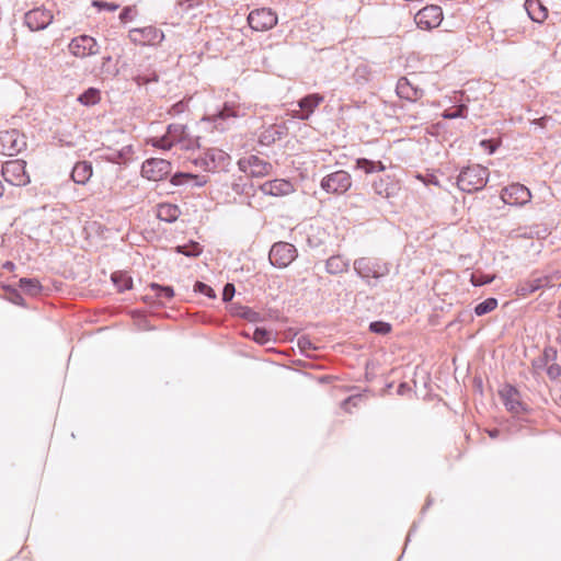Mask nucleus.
Listing matches in <instances>:
<instances>
[{
    "label": "nucleus",
    "instance_id": "20e7f679",
    "mask_svg": "<svg viewBox=\"0 0 561 561\" xmlns=\"http://www.w3.org/2000/svg\"><path fill=\"white\" fill-rule=\"evenodd\" d=\"M2 176L4 180L15 186H24L30 183V175L26 172V162L24 160H10L2 165Z\"/></svg>",
    "mask_w": 561,
    "mask_h": 561
},
{
    "label": "nucleus",
    "instance_id": "1a4fd4ad",
    "mask_svg": "<svg viewBox=\"0 0 561 561\" xmlns=\"http://www.w3.org/2000/svg\"><path fill=\"white\" fill-rule=\"evenodd\" d=\"M531 192L520 183H512L501 191V199L510 206H524L531 201Z\"/></svg>",
    "mask_w": 561,
    "mask_h": 561
},
{
    "label": "nucleus",
    "instance_id": "8fccbe9b",
    "mask_svg": "<svg viewBox=\"0 0 561 561\" xmlns=\"http://www.w3.org/2000/svg\"><path fill=\"white\" fill-rule=\"evenodd\" d=\"M375 172H382L386 170V165L381 161H374Z\"/></svg>",
    "mask_w": 561,
    "mask_h": 561
},
{
    "label": "nucleus",
    "instance_id": "b1692460",
    "mask_svg": "<svg viewBox=\"0 0 561 561\" xmlns=\"http://www.w3.org/2000/svg\"><path fill=\"white\" fill-rule=\"evenodd\" d=\"M525 7L535 22L542 23L548 18V10L539 0H527Z\"/></svg>",
    "mask_w": 561,
    "mask_h": 561
},
{
    "label": "nucleus",
    "instance_id": "de8ad7c7",
    "mask_svg": "<svg viewBox=\"0 0 561 561\" xmlns=\"http://www.w3.org/2000/svg\"><path fill=\"white\" fill-rule=\"evenodd\" d=\"M133 10L130 8H125L121 14H119V19L123 21V22H126L129 18H130V14H131Z\"/></svg>",
    "mask_w": 561,
    "mask_h": 561
},
{
    "label": "nucleus",
    "instance_id": "39448f33",
    "mask_svg": "<svg viewBox=\"0 0 561 561\" xmlns=\"http://www.w3.org/2000/svg\"><path fill=\"white\" fill-rule=\"evenodd\" d=\"M499 396L511 414L519 416L528 411L527 404L522 400L520 392L512 385H504L499 390Z\"/></svg>",
    "mask_w": 561,
    "mask_h": 561
},
{
    "label": "nucleus",
    "instance_id": "9d476101",
    "mask_svg": "<svg viewBox=\"0 0 561 561\" xmlns=\"http://www.w3.org/2000/svg\"><path fill=\"white\" fill-rule=\"evenodd\" d=\"M297 256L296 248L287 242L275 243L268 253L271 264L278 268L287 267Z\"/></svg>",
    "mask_w": 561,
    "mask_h": 561
},
{
    "label": "nucleus",
    "instance_id": "0eeeda50",
    "mask_svg": "<svg viewBox=\"0 0 561 561\" xmlns=\"http://www.w3.org/2000/svg\"><path fill=\"white\" fill-rule=\"evenodd\" d=\"M68 49L73 57L83 59L99 54L100 46L94 37L83 34L72 38Z\"/></svg>",
    "mask_w": 561,
    "mask_h": 561
},
{
    "label": "nucleus",
    "instance_id": "a19ab883",
    "mask_svg": "<svg viewBox=\"0 0 561 561\" xmlns=\"http://www.w3.org/2000/svg\"><path fill=\"white\" fill-rule=\"evenodd\" d=\"M234 286L230 283L226 284V286L224 287V291H222V299L225 301H229L232 299V297L234 296Z\"/></svg>",
    "mask_w": 561,
    "mask_h": 561
},
{
    "label": "nucleus",
    "instance_id": "09e8293b",
    "mask_svg": "<svg viewBox=\"0 0 561 561\" xmlns=\"http://www.w3.org/2000/svg\"><path fill=\"white\" fill-rule=\"evenodd\" d=\"M242 316L249 319L250 321H255L257 319V313L250 309L245 310Z\"/></svg>",
    "mask_w": 561,
    "mask_h": 561
},
{
    "label": "nucleus",
    "instance_id": "4c0bfd02",
    "mask_svg": "<svg viewBox=\"0 0 561 561\" xmlns=\"http://www.w3.org/2000/svg\"><path fill=\"white\" fill-rule=\"evenodd\" d=\"M369 329L374 333L386 335L391 331V325L388 322L375 321L370 323Z\"/></svg>",
    "mask_w": 561,
    "mask_h": 561
},
{
    "label": "nucleus",
    "instance_id": "473e14b6",
    "mask_svg": "<svg viewBox=\"0 0 561 561\" xmlns=\"http://www.w3.org/2000/svg\"><path fill=\"white\" fill-rule=\"evenodd\" d=\"M252 339L256 343L264 345L272 340V332L262 328H256L252 334Z\"/></svg>",
    "mask_w": 561,
    "mask_h": 561
},
{
    "label": "nucleus",
    "instance_id": "5fc2aeb1",
    "mask_svg": "<svg viewBox=\"0 0 561 561\" xmlns=\"http://www.w3.org/2000/svg\"><path fill=\"white\" fill-rule=\"evenodd\" d=\"M490 437L495 438L499 435V430H493L488 432Z\"/></svg>",
    "mask_w": 561,
    "mask_h": 561
},
{
    "label": "nucleus",
    "instance_id": "603ef678",
    "mask_svg": "<svg viewBox=\"0 0 561 561\" xmlns=\"http://www.w3.org/2000/svg\"><path fill=\"white\" fill-rule=\"evenodd\" d=\"M417 179L422 180L425 184H435L438 185L437 180L431 179V180H424L421 175H417Z\"/></svg>",
    "mask_w": 561,
    "mask_h": 561
},
{
    "label": "nucleus",
    "instance_id": "2eb2a0df",
    "mask_svg": "<svg viewBox=\"0 0 561 561\" xmlns=\"http://www.w3.org/2000/svg\"><path fill=\"white\" fill-rule=\"evenodd\" d=\"M54 16L49 10L36 8L25 13L24 21L31 31H41L46 28Z\"/></svg>",
    "mask_w": 561,
    "mask_h": 561
},
{
    "label": "nucleus",
    "instance_id": "c03bdc74",
    "mask_svg": "<svg viewBox=\"0 0 561 561\" xmlns=\"http://www.w3.org/2000/svg\"><path fill=\"white\" fill-rule=\"evenodd\" d=\"M195 287H196V289L198 291H201V293H203V294H205V295H207L209 297H214L215 296L214 293H213V289L209 286H207L206 284H204V283L198 282V283H196Z\"/></svg>",
    "mask_w": 561,
    "mask_h": 561
},
{
    "label": "nucleus",
    "instance_id": "f8f14e48",
    "mask_svg": "<svg viewBox=\"0 0 561 561\" xmlns=\"http://www.w3.org/2000/svg\"><path fill=\"white\" fill-rule=\"evenodd\" d=\"M171 173V163L164 159H147L141 165V175L149 181H161Z\"/></svg>",
    "mask_w": 561,
    "mask_h": 561
},
{
    "label": "nucleus",
    "instance_id": "e433bc0d",
    "mask_svg": "<svg viewBox=\"0 0 561 561\" xmlns=\"http://www.w3.org/2000/svg\"><path fill=\"white\" fill-rule=\"evenodd\" d=\"M368 264H369V262L367 260L360 259V260L355 262V268L364 277H369V276L378 277V276H380V274H378L376 272L370 273V271L368 270Z\"/></svg>",
    "mask_w": 561,
    "mask_h": 561
},
{
    "label": "nucleus",
    "instance_id": "864d4df0",
    "mask_svg": "<svg viewBox=\"0 0 561 561\" xmlns=\"http://www.w3.org/2000/svg\"><path fill=\"white\" fill-rule=\"evenodd\" d=\"M352 401H353V398H348V399L344 400V401H343V403H342V408H343L344 410L348 411V408H347V407H348V404H350Z\"/></svg>",
    "mask_w": 561,
    "mask_h": 561
},
{
    "label": "nucleus",
    "instance_id": "bb28decb",
    "mask_svg": "<svg viewBox=\"0 0 561 561\" xmlns=\"http://www.w3.org/2000/svg\"><path fill=\"white\" fill-rule=\"evenodd\" d=\"M325 270L333 275L342 274L347 271V263L342 256L333 255L327 260Z\"/></svg>",
    "mask_w": 561,
    "mask_h": 561
},
{
    "label": "nucleus",
    "instance_id": "4be33fe9",
    "mask_svg": "<svg viewBox=\"0 0 561 561\" xmlns=\"http://www.w3.org/2000/svg\"><path fill=\"white\" fill-rule=\"evenodd\" d=\"M93 174L92 164L88 161L77 162L71 172V179L75 183L84 185Z\"/></svg>",
    "mask_w": 561,
    "mask_h": 561
},
{
    "label": "nucleus",
    "instance_id": "cd10ccee",
    "mask_svg": "<svg viewBox=\"0 0 561 561\" xmlns=\"http://www.w3.org/2000/svg\"><path fill=\"white\" fill-rule=\"evenodd\" d=\"M78 101L87 106L95 105L101 101V92L95 88H89L78 98Z\"/></svg>",
    "mask_w": 561,
    "mask_h": 561
},
{
    "label": "nucleus",
    "instance_id": "6e6552de",
    "mask_svg": "<svg viewBox=\"0 0 561 561\" xmlns=\"http://www.w3.org/2000/svg\"><path fill=\"white\" fill-rule=\"evenodd\" d=\"M444 19L443 10L440 7L431 4L421 9L414 16V21L419 28L431 31L438 27Z\"/></svg>",
    "mask_w": 561,
    "mask_h": 561
},
{
    "label": "nucleus",
    "instance_id": "f03ea898",
    "mask_svg": "<svg viewBox=\"0 0 561 561\" xmlns=\"http://www.w3.org/2000/svg\"><path fill=\"white\" fill-rule=\"evenodd\" d=\"M248 24L255 32H266L277 25L278 16L270 8L252 10L248 15Z\"/></svg>",
    "mask_w": 561,
    "mask_h": 561
},
{
    "label": "nucleus",
    "instance_id": "37998d69",
    "mask_svg": "<svg viewBox=\"0 0 561 561\" xmlns=\"http://www.w3.org/2000/svg\"><path fill=\"white\" fill-rule=\"evenodd\" d=\"M547 374L551 379H557L561 376V367L558 364H551L547 369Z\"/></svg>",
    "mask_w": 561,
    "mask_h": 561
},
{
    "label": "nucleus",
    "instance_id": "2f4dec72",
    "mask_svg": "<svg viewBox=\"0 0 561 561\" xmlns=\"http://www.w3.org/2000/svg\"><path fill=\"white\" fill-rule=\"evenodd\" d=\"M176 252L182 253L186 256H197L202 253V248L197 242H191L185 245L176 247Z\"/></svg>",
    "mask_w": 561,
    "mask_h": 561
},
{
    "label": "nucleus",
    "instance_id": "49530a36",
    "mask_svg": "<svg viewBox=\"0 0 561 561\" xmlns=\"http://www.w3.org/2000/svg\"><path fill=\"white\" fill-rule=\"evenodd\" d=\"M184 111V104L183 102H179L174 104L170 111L171 114H180Z\"/></svg>",
    "mask_w": 561,
    "mask_h": 561
},
{
    "label": "nucleus",
    "instance_id": "9b49d317",
    "mask_svg": "<svg viewBox=\"0 0 561 561\" xmlns=\"http://www.w3.org/2000/svg\"><path fill=\"white\" fill-rule=\"evenodd\" d=\"M186 139V128L181 124H172L168 127L167 134L159 138H152L150 141L153 147L169 150L174 145L182 144Z\"/></svg>",
    "mask_w": 561,
    "mask_h": 561
},
{
    "label": "nucleus",
    "instance_id": "7ed1b4c3",
    "mask_svg": "<svg viewBox=\"0 0 561 561\" xmlns=\"http://www.w3.org/2000/svg\"><path fill=\"white\" fill-rule=\"evenodd\" d=\"M26 147V139L18 129L0 131V153L4 156H16Z\"/></svg>",
    "mask_w": 561,
    "mask_h": 561
},
{
    "label": "nucleus",
    "instance_id": "a18cd8bd",
    "mask_svg": "<svg viewBox=\"0 0 561 561\" xmlns=\"http://www.w3.org/2000/svg\"><path fill=\"white\" fill-rule=\"evenodd\" d=\"M135 80L140 85V84H147L149 82H156V81H158V77L154 73L150 78L149 77L137 76L135 78Z\"/></svg>",
    "mask_w": 561,
    "mask_h": 561
},
{
    "label": "nucleus",
    "instance_id": "ddd939ff",
    "mask_svg": "<svg viewBox=\"0 0 561 561\" xmlns=\"http://www.w3.org/2000/svg\"><path fill=\"white\" fill-rule=\"evenodd\" d=\"M351 186V175L343 170L333 172L321 181V187L331 194H344Z\"/></svg>",
    "mask_w": 561,
    "mask_h": 561
},
{
    "label": "nucleus",
    "instance_id": "c756f323",
    "mask_svg": "<svg viewBox=\"0 0 561 561\" xmlns=\"http://www.w3.org/2000/svg\"><path fill=\"white\" fill-rule=\"evenodd\" d=\"M112 280L121 291L130 289L133 286L131 277L123 273H114L112 275Z\"/></svg>",
    "mask_w": 561,
    "mask_h": 561
},
{
    "label": "nucleus",
    "instance_id": "412c9836",
    "mask_svg": "<svg viewBox=\"0 0 561 561\" xmlns=\"http://www.w3.org/2000/svg\"><path fill=\"white\" fill-rule=\"evenodd\" d=\"M373 186L378 195L385 198H390L400 190V182L390 176H386L375 181Z\"/></svg>",
    "mask_w": 561,
    "mask_h": 561
},
{
    "label": "nucleus",
    "instance_id": "79ce46f5",
    "mask_svg": "<svg viewBox=\"0 0 561 561\" xmlns=\"http://www.w3.org/2000/svg\"><path fill=\"white\" fill-rule=\"evenodd\" d=\"M93 7L98 8L99 10H108V11H115L117 10L118 5L114 3L103 2V1H93Z\"/></svg>",
    "mask_w": 561,
    "mask_h": 561
},
{
    "label": "nucleus",
    "instance_id": "f704fd0d",
    "mask_svg": "<svg viewBox=\"0 0 561 561\" xmlns=\"http://www.w3.org/2000/svg\"><path fill=\"white\" fill-rule=\"evenodd\" d=\"M467 106L465 104L454 107V110H446L443 113V117L446 119H453L457 117H466Z\"/></svg>",
    "mask_w": 561,
    "mask_h": 561
},
{
    "label": "nucleus",
    "instance_id": "aec40b11",
    "mask_svg": "<svg viewBox=\"0 0 561 561\" xmlns=\"http://www.w3.org/2000/svg\"><path fill=\"white\" fill-rule=\"evenodd\" d=\"M322 101L323 96L318 93L305 96L299 101L300 111H295L293 116L299 119H308Z\"/></svg>",
    "mask_w": 561,
    "mask_h": 561
},
{
    "label": "nucleus",
    "instance_id": "5701e85b",
    "mask_svg": "<svg viewBox=\"0 0 561 561\" xmlns=\"http://www.w3.org/2000/svg\"><path fill=\"white\" fill-rule=\"evenodd\" d=\"M241 106L234 101L226 102L222 110L217 114L206 117L205 119L210 123H216L217 119L236 118L241 116Z\"/></svg>",
    "mask_w": 561,
    "mask_h": 561
},
{
    "label": "nucleus",
    "instance_id": "58836bf2",
    "mask_svg": "<svg viewBox=\"0 0 561 561\" xmlns=\"http://www.w3.org/2000/svg\"><path fill=\"white\" fill-rule=\"evenodd\" d=\"M356 168L363 170L366 174L375 172L374 161L365 158L357 159Z\"/></svg>",
    "mask_w": 561,
    "mask_h": 561
},
{
    "label": "nucleus",
    "instance_id": "6e6d98bb",
    "mask_svg": "<svg viewBox=\"0 0 561 561\" xmlns=\"http://www.w3.org/2000/svg\"><path fill=\"white\" fill-rule=\"evenodd\" d=\"M4 267L8 268V270H12L14 267V264L12 262H7L4 264Z\"/></svg>",
    "mask_w": 561,
    "mask_h": 561
},
{
    "label": "nucleus",
    "instance_id": "c85d7f7f",
    "mask_svg": "<svg viewBox=\"0 0 561 561\" xmlns=\"http://www.w3.org/2000/svg\"><path fill=\"white\" fill-rule=\"evenodd\" d=\"M20 288L28 294V295H32V296H35L37 295L41 289H42V286L39 284V282L37 279H34V278H21L20 279Z\"/></svg>",
    "mask_w": 561,
    "mask_h": 561
},
{
    "label": "nucleus",
    "instance_id": "72a5a7b5",
    "mask_svg": "<svg viewBox=\"0 0 561 561\" xmlns=\"http://www.w3.org/2000/svg\"><path fill=\"white\" fill-rule=\"evenodd\" d=\"M150 287L156 290V295L159 298H165L168 300L172 299L174 296V290L172 287L169 286H161L159 284L152 283L150 284Z\"/></svg>",
    "mask_w": 561,
    "mask_h": 561
},
{
    "label": "nucleus",
    "instance_id": "dca6fc26",
    "mask_svg": "<svg viewBox=\"0 0 561 561\" xmlns=\"http://www.w3.org/2000/svg\"><path fill=\"white\" fill-rule=\"evenodd\" d=\"M260 191L264 195L282 197L291 194L295 191V187L294 184L288 180L275 179L261 184Z\"/></svg>",
    "mask_w": 561,
    "mask_h": 561
},
{
    "label": "nucleus",
    "instance_id": "4468645a",
    "mask_svg": "<svg viewBox=\"0 0 561 561\" xmlns=\"http://www.w3.org/2000/svg\"><path fill=\"white\" fill-rule=\"evenodd\" d=\"M202 160L207 171L215 172L218 170H224L228 167L230 162V156L219 148H210L205 151Z\"/></svg>",
    "mask_w": 561,
    "mask_h": 561
},
{
    "label": "nucleus",
    "instance_id": "423d86ee",
    "mask_svg": "<svg viewBox=\"0 0 561 561\" xmlns=\"http://www.w3.org/2000/svg\"><path fill=\"white\" fill-rule=\"evenodd\" d=\"M238 167L240 171L252 178L267 176L273 170V165L268 161L255 154L241 158L238 161Z\"/></svg>",
    "mask_w": 561,
    "mask_h": 561
},
{
    "label": "nucleus",
    "instance_id": "f3484780",
    "mask_svg": "<svg viewBox=\"0 0 561 561\" xmlns=\"http://www.w3.org/2000/svg\"><path fill=\"white\" fill-rule=\"evenodd\" d=\"M129 37L134 43L139 45H154L162 39L163 34L157 27L147 26L131 30Z\"/></svg>",
    "mask_w": 561,
    "mask_h": 561
},
{
    "label": "nucleus",
    "instance_id": "393cba45",
    "mask_svg": "<svg viewBox=\"0 0 561 561\" xmlns=\"http://www.w3.org/2000/svg\"><path fill=\"white\" fill-rule=\"evenodd\" d=\"M181 215L178 205L170 203H161L157 206V217L167 222L175 221Z\"/></svg>",
    "mask_w": 561,
    "mask_h": 561
},
{
    "label": "nucleus",
    "instance_id": "ea45409f",
    "mask_svg": "<svg viewBox=\"0 0 561 561\" xmlns=\"http://www.w3.org/2000/svg\"><path fill=\"white\" fill-rule=\"evenodd\" d=\"M480 146L492 154L501 146V139H484L480 141Z\"/></svg>",
    "mask_w": 561,
    "mask_h": 561
},
{
    "label": "nucleus",
    "instance_id": "c9c22d12",
    "mask_svg": "<svg viewBox=\"0 0 561 561\" xmlns=\"http://www.w3.org/2000/svg\"><path fill=\"white\" fill-rule=\"evenodd\" d=\"M494 278H495V275H488V274H483V273H473L471 275L470 282L474 286H482V285L493 282Z\"/></svg>",
    "mask_w": 561,
    "mask_h": 561
},
{
    "label": "nucleus",
    "instance_id": "a211bd4d",
    "mask_svg": "<svg viewBox=\"0 0 561 561\" xmlns=\"http://www.w3.org/2000/svg\"><path fill=\"white\" fill-rule=\"evenodd\" d=\"M396 90L400 99L411 102H416L424 95V91L405 77L398 80Z\"/></svg>",
    "mask_w": 561,
    "mask_h": 561
},
{
    "label": "nucleus",
    "instance_id": "7c9ffc66",
    "mask_svg": "<svg viewBox=\"0 0 561 561\" xmlns=\"http://www.w3.org/2000/svg\"><path fill=\"white\" fill-rule=\"evenodd\" d=\"M497 305L499 304L495 298H488L484 301H482L476 306L474 312L477 316L481 317V316H484V314L495 310Z\"/></svg>",
    "mask_w": 561,
    "mask_h": 561
},
{
    "label": "nucleus",
    "instance_id": "f257e3e1",
    "mask_svg": "<svg viewBox=\"0 0 561 561\" xmlns=\"http://www.w3.org/2000/svg\"><path fill=\"white\" fill-rule=\"evenodd\" d=\"M489 180V170L480 164L465 168L458 175V187L467 193L482 190Z\"/></svg>",
    "mask_w": 561,
    "mask_h": 561
},
{
    "label": "nucleus",
    "instance_id": "3c124183",
    "mask_svg": "<svg viewBox=\"0 0 561 561\" xmlns=\"http://www.w3.org/2000/svg\"><path fill=\"white\" fill-rule=\"evenodd\" d=\"M546 119L547 117H540L534 121V124L538 125L539 127H546Z\"/></svg>",
    "mask_w": 561,
    "mask_h": 561
},
{
    "label": "nucleus",
    "instance_id": "6ab92c4d",
    "mask_svg": "<svg viewBox=\"0 0 561 561\" xmlns=\"http://www.w3.org/2000/svg\"><path fill=\"white\" fill-rule=\"evenodd\" d=\"M552 286V277L549 275L540 276L531 279H527L520 283L516 288V294L522 297H526L536 290L545 287Z\"/></svg>",
    "mask_w": 561,
    "mask_h": 561
},
{
    "label": "nucleus",
    "instance_id": "a878e982",
    "mask_svg": "<svg viewBox=\"0 0 561 561\" xmlns=\"http://www.w3.org/2000/svg\"><path fill=\"white\" fill-rule=\"evenodd\" d=\"M188 182H192L194 186H203L207 183V179L206 176H198L190 173H178L171 179V183L173 185H183Z\"/></svg>",
    "mask_w": 561,
    "mask_h": 561
}]
</instances>
